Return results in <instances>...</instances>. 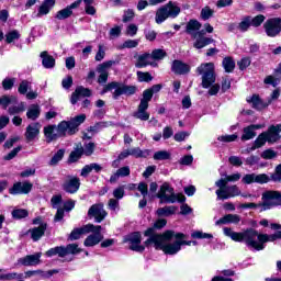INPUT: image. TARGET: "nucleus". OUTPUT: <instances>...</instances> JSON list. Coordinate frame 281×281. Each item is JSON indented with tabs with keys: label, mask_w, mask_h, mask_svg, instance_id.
<instances>
[{
	"label": "nucleus",
	"mask_w": 281,
	"mask_h": 281,
	"mask_svg": "<svg viewBox=\"0 0 281 281\" xmlns=\"http://www.w3.org/2000/svg\"><path fill=\"white\" fill-rule=\"evenodd\" d=\"M92 235L88 236L83 243L85 247H95L102 240V226L97 225L93 229H90Z\"/></svg>",
	"instance_id": "nucleus-13"
},
{
	"label": "nucleus",
	"mask_w": 281,
	"mask_h": 281,
	"mask_svg": "<svg viewBox=\"0 0 281 281\" xmlns=\"http://www.w3.org/2000/svg\"><path fill=\"white\" fill-rule=\"evenodd\" d=\"M124 243H128L130 249L132 251H138L139 254H142V251H144V249H146L142 245V234L139 232H135V233L127 235L124 238Z\"/></svg>",
	"instance_id": "nucleus-9"
},
{
	"label": "nucleus",
	"mask_w": 281,
	"mask_h": 281,
	"mask_svg": "<svg viewBox=\"0 0 281 281\" xmlns=\"http://www.w3.org/2000/svg\"><path fill=\"white\" fill-rule=\"evenodd\" d=\"M38 135H41L40 123H31L30 125H27L26 131L24 133V137L27 144L36 142V139H38Z\"/></svg>",
	"instance_id": "nucleus-16"
},
{
	"label": "nucleus",
	"mask_w": 281,
	"mask_h": 281,
	"mask_svg": "<svg viewBox=\"0 0 281 281\" xmlns=\"http://www.w3.org/2000/svg\"><path fill=\"white\" fill-rule=\"evenodd\" d=\"M63 157H65V149H58L49 160V166H58L63 161Z\"/></svg>",
	"instance_id": "nucleus-42"
},
{
	"label": "nucleus",
	"mask_w": 281,
	"mask_h": 281,
	"mask_svg": "<svg viewBox=\"0 0 281 281\" xmlns=\"http://www.w3.org/2000/svg\"><path fill=\"white\" fill-rule=\"evenodd\" d=\"M63 188L68 194H76V192L80 190V179L77 177H68L66 178Z\"/></svg>",
	"instance_id": "nucleus-17"
},
{
	"label": "nucleus",
	"mask_w": 281,
	"mask_h": 281,
	"mask_svg": "<svg viewBox=\"0 0 281 281\" xmlns=\"http://www.w3.org/2000/svg\"><path fill=\"white\" fill-rule=\"evenodd\" d=\"M41 252H36L34 255H27L18 259V267H36V265H41Z\"/></svg>",
	"instance_id": "nucleus-15"
},
{
	"label": "nucleus",
	"mask_w": 281,
	"mask_h": 281,
	"mask_svg": "<svg viewBox=\"0 0 281 281\" xmlns=\"http://www.w3.org/2000/svg\"><path fill=\"white\" fill-rule=\"evenodd\" d=\"M46 229H47V224H41L38 227H33L29 229V234L34 243H38V239L45 236Z\"/></svg>",
	"instance_id": "nucleus-26"
},
{
	"label": "nucleus",
	"mask_w": 281,
	"mask_h": 281,
	"mask_svg": "<svg viewBox=\"0 0 281 281\" xmlns=\"http://www.w3.org/2000/svg\"><path fill=\"white\" fill-rule=\"evenodd\" d=\"M259 240H260L261 245H265V243H276V240H278V237H277L276 233L271 234V235L260 234Z\"/></svg>",
	"instance_id": "nucleus-49"
},
{
	"label": "nucleus",
	"mask_w": 281,
	"mask_h": 281,
	"mask_svg": "<svg viewBox=\"0 0 281 281\" xmlns=\"http://www.w3.org/2000/svg\"><path fill=\"white\" fill-rule=\"evenodd\" d=\"M33 184L31 182H16L9 190L11 194H30L32 192Z\"/></svg>",
	"instance_id": "nucleus-19"
},
{
	"label": "nucleus",
	"mask_w": 281,
	"mask_h": 281,
	"mask_svg": "<svg viewBox=\"0 0 281 281\" xmlns=\"http://www.w3.org/2000/svg\"><path fill=\"white\" fill-rule=\"evenodd\" d=\"M150 155V150L145 149L142 150L139 147H134L130 149V156L136 157V159H146Z\"/></svg>",
	"instance_id": "nucleus-36"
},
{
	"label": "nucleus",
	"mask_w": 281,
	"mask_h": 281,
	"mask_svg": "<svg viewBox=\"0 0 281 281\" xmlns=\"http://www.w3.org/2000/svg\"><path fill=\"white\" fill-rule=\"evenodd\" d=\"M0 280L12 281V280H23V273L9 272L0 274Z\"/></svg>",
	"instance_id": "nucleus-45"
},
{
	"label": "nucleus",
	"mask_w": 281,
	"mask_h": 281,
	"mask_svg": "<svg viewBox=\"0 0 281 281\" xmlns=\"http://www.w3.org/2000/svg\"><path fill=\"white\" fill-rule=\"evenodd\" d=\"M138 82H150L153 80V76L149 72L137 71Z\"/></svg>",
	"instance_id": "nucleus-62"
},
{
	"label": "nucleus",
	"mask_w": 281,
	"mask_h": 281,
	"mask_svg": "<svg viewBox=\"0 0 281 281\" xmlns=\"http://www.w3.org/2000/svg\"><path fill=\"white\" fill-rule=\"evenodd\" d=\"M237 27L239 29V32H247V30H249V27H251V16H246L244 18L239 24L237 25Z\"/></svg>",
	"instance_id": "nucleus-47"
},
{
	"label": "nucleus",
	"mask_w": 281,
	"mask_h": 281,
	"mask_svg": "<svg viewBox=\"0 0 281 281\" xmlns=\"http://www.w3.org/2000/svg\"><path fill=\"white\" fill-rule=\"evenodd\" d=\"M215 194L220 201H225L227 199H234V196H240V189L236 186H227L222 190H216Z\"/></svg>",
	"instance_id": "nucleus-11"
},
{
	"label": "nucleus",
	"mask_w": 281,
	"mask_h": 281,
	"mask_svg": "<svg viewBox=\"0 0 281 281\" xmlns=\"http://www.w3.org/2000/svg\"><path fill=\"white\" fill-rule=\"evenodd\" d=\"M29 215L27 210L25 209H15L12 211V216L13 218L21 220V218H26Z\"/></svg>",
	"instance_id": "nucleus-54"
},
{
	"label": "nucleus",
	"mask_w": 281,
	"mask_h": 281,
	"mask_svg": "<svg viewBox=\"0 0 281 281\" xmlns=\"http://www.w3.org/2000/svg\"><path fill=\"white\" fill-rule=\"evenodd\" d=\"M222 65L226 71V74H232L236 67V63L232 57H225L222 61Z\"/></svg>",
	"instance_id": "nucleus-41"
},
{
	"label": "nucleus",
	"mask_w": 281,
	"mask_h": 281,
	"mask_svg": "<svg viewBox=\"0 0 281 281\" xmlns=\"http://www.w3.org/2000/svg\"><path fill=\"white\" fill-rule=\"evenodd\" d=\"M260 128H265L262 124H250L243 130L241 142H249V139H254L256 137V132L260 131Z\"/></svg>",
	"instance_id": "nucleus-18"
},
{
	"label": "nucleus",
	"mask_w": 281,
	"mask_h": 281,
	"mask_svg": "<svg viewBox=\"0 0 281 281\" xmlns=\"http://www.w3.org/2000/svg\"><path fill=\"white\" fill-rule=\"evenodd\" d=\"M148 65H150L151 67H157V63L154 61L149 53H144L143 55L138 56L136 63V67L138 69H142V67H148Z\"/></svg>",
	"instance_id": "nucleus-23"
},
{
	"label": "nucleus",
	"mask_w": 281,
	"mask_h": 281,
	"mask_svg": "<svg viewBox=\"0 0 281 281\" xmlns=\"http://www.w3.org/2000/svg\"><path fill=\"white\" fill-rule=\"evenodd\" d=\"M155 161H166L170 159V153L168 150H158L154 154Z\"/></svg>",
	"instance_id": "nucleus-48"
},
{
	"label": "nucleus",
	"mask_w": 281,
	"mask_h": 281,
	"mask_svg": "<svg viewBox=\"0 0 281 281\" xmlns=\"http://www.w3.org/2000/svg\"><path fill=\"white\" fill-rule=\"evenodd\" d=\"M180 12H181V8L177 5V2L169 1L166 5L157 10L156 23L161 24L169 16L171 19H176V16H179Z\"/></svg>",
	"instance_id": "nucleus-5"
},
{
	"label": "nucleus",
	"mask_w": 281,
	"mask_h": 281,
	"mask_svg": "<svg viewBox=\"0 0 281 281\" xmlns=\"http://www.w3.org/2000/svg\"><path fill=\"white\" fill-rule=\"evenodd\" d=\"M42 65L45 69H54L56 67V59L49 55L47 50L41 53Z\"/></svg>",
	"instance_id": "nucleus-30"
},
{
	"label": "nucleus",
	"mask_w": 281,
	"mask_h": 281,
	"mask_svg": "<svg viewBox=\"0 0 281 281\" xmlns=\"http://www.w3.org/2000/svg\"><path fill=\"white\" fill-rule=\"evenodd\" d=\"M196 71L202 76L203 89H210V87L216 82V77L214 76V63L201 64Z\"/></svg>",
	"instance_id": "nucleus-6"
},
{
	"label": "nucleus",
	"mask_w": 281,
	"mask_h": 281,
	"mask_svg": "<svg viewBox=\"0 0 281 281\" xmlns=\"http://www.w3.org/2000/svg\"><path fill=\"white\" fill-rule=\"evenodd\" d=\"M54 273H58V270H49L46 273H44L42 270H29L24 272L23 279L34 278V276H42L43 278H52Z\"/></svg>",
	"instance_id": "nucleus-32"
},
{
	"label": "nucleus",
	"mask_w": 281,
	"mask_h": 281,
	"mask_svg": "<svg viewBox=\"0 0 281 281\" xmlns=\"http://www.w3.org/2000/svg\"><path fill=\"white\" fill-rule=\"evenodd\" d=\"M201 30V24L196 20H190L187 24V34L194 36V32H199Z\"/></svg>",
	"instance_id": "nucleus-39"
},
{
	"label": "nucleus",
	"mask_w": 281,
	"mask_h": 281,
	"mask_svg": "<svg viewBox=\"0 0 281 281\" xmlns=\"http://www.w3.org/2000/svg\"><path fill=\"white\" fill-rule=\"evenodd\" d=\"M14 82H16V79L14 78H5L2 81V87L5 91H10V89H12V87H14Z\"/></svg>",
	"instance_id": "nucleus-63"
},
{
	"label": "nucleus",
	"mask_w": 281,
	"mask_h": 281,
	"mask_svg": "<svg viewBox=\"0 0 281 281\" xmlns=\"http://www.w3.org/2000/svg\"><path fill=\"white\" fill-rule=\"evenodd\" d=\"M19 38H21V34L16 30L10 31L5 34L7 43H14V41H19Z\"/></svg>",
	"instance_id": "nucleus-52"
},
{
	"label": "nucleus",
	"mask_w": 281,
	"mask_h": 281,
	"mask_svg": "<svg viewBox=\"0 0 281 281\" xmlns=\"http://www.w3.org/2000/svg\"><path fill=\"white\" fill-rule=\"evenodd\" d=\"M95 229V225L93 224H87L86 226L81 228H75L70 235L69 240H78L82 236V234H89V231Z\"/></svg>",
	"instance_id": "nucleus-24"
},
{
	"label": "nucleus",
	"mask_w": 281,
	"mask_h": 281,
	"mask_svg": "<svg viewBox=\"0 0 281 281\" xmlns=\"http://www.w3.org/2000/svg\"><path fill=\"white\" fill-rule=\"evenodd\" d=\"M12 102H16L15 97L4 95V97L0 98V105L3 106V109H8V106H10V104H12Z\"/></svg>",
	"instance_id": "nucleus-56"
},
{
	"label": "nucleus",
	"mask_w": 281,
	"mask_h": 281,
	"mask_svg": "<svg viewBox=\"0 0 281 281\" xmlns=\"http://www.w3.org/2000/svg\"><path fill=\"white\" fill-rule=\"evenodd\" d=\"M268 139H267V133H261L255 140L254 146H251L250 148L246 149V153H254V150L258 149V148H262V146H265V144H267Z\"/></svg>",
	"instance_id": "nucleus-34"
},
{
	"label": "nucleus",
	"mask_w": 281,
	"mask_h": 281,
	"mask_svg": "<svg viewBox=\"0 0 281 281\" xmlns=\"http://www.w3.org/2000/svg\"><path fill=\"white\" fill-rule=\"evenodd\" d=\"M157 198L160 199L161 203H184L186 195L182 193L175 194V189L170 186V183L165 182L160 187Z\"/></svg>",
	"instance_id": "nucleus-3"
},
{
	"label": "nucleus",
	"mask_w": 281,
	"mask_h": 281,
	"mask_svg": "<svg viewBox=\"0 0 281 281\" xmlns=\"http://www.w3.org/2000/svg\"><path fill=\"white\" fill-rule=\"evenodd\" d=\"M247 102H249L250 104H252L254 109H257L258 111L267 108V104H265L262 102V100H260V97L258 95H252L250 99H247Z\"/></svg>",
	"instance_id": "nucleus-40"
},
{
	"label": "nucleus",
	"mask_w": 281,
	"mask_h": 281,
	"mask_svg": "<svg viewBox=\"0 0 281 281\" xmlns=\"http://www.w3.org/2000/svg\"><path fill=\"white\" fill-rule=\"evenodd\" d=\"M54 5H56V0H45L37 10V19L47 15V13L52 11V8H54Z\"/></svg>",
	"instance_id": "nucleus-29"
},
{
	"label": "nucleus",
	"mask_w": 281,
	"mask_h": 281,
	"mask_svg": "<svg viewBox=\"0 0 281 281\" xmlns=\"http://www.w3.org/2000/svg\"><path fill=\"white\" fill-rule=\"evenodd\" d=\"M191 237L198 238L199 240H201V239L212 240V238H214V235H212L210 233H203L201 231H196L191 234Z\"/></svg>",
	"instance_id": "nucleus-51"
},
{
	"label": "nucleus",
	"mask_w": 281,
	"mask_h": 281,
	"mask_svg": "<svg viewBox=\"0 0 281 281\" xmlns=\"http://www.w3.org/2000/svg\"><path fill=\"white\" fill-rule=\"evenodd\" d=\"M261 199L262 203H259L261 205V212L281 205V193L278 191H266L262 193Z\"/></svg>",
	"instance_id": "nucleus-7"
},
{
	"label": "nucleus",
	"mask_w": 281,
	"mask_h": 281,
	"mask_svg": "<svg viewBox=\"0 0 281 281\" xmlns=\"http://www.w3.org/2000/svg\"><path fill=\"white\" fill-rule=\"evenodd\" d=\"M265 15L259 14L256 15L255 18H250V25H252V27H260V25H262V23H265Z\"/></svg>",
	"instance_id": "nucleus-60"
},
{
	"label": "nucleus",
	"mask_w": 281,
	"mask_h": 281,
	"mask_svg": "<svg viewBox=\"0 0 281 281\" xmlns=\"http://www.w3.org/2000/svg\"><path fill=\"white\" fill-rule=\"evenodd\" d=\"M153 60H164L166 58L167 54L164 49H154L150 54Z\"/></svg>",
	"instance_id": "nucleus-53"
},
{
	"label": "nucleus",
	"mask_w": 281,
	"mask_h": 281,
	"mask_svg": "<svg viewBox=\"0 0 281 281\" xmlns=\"http://www.w3.org/2000/svg\"><path fill=\"white\" fill-rule=\"evenodd\" d=\"M133 117H136V120H140L142 122H148V120H150V113H148V105L139 103L137 111L133 114Z\"/></svg>",
	"instance_id": "nucleus-27"
},
{
	"label": "nucleus",
	"mask_w": 281,
	"mask_h": 281,
	"mask_svg": "<svg viewBox=\"0 0 281 281\" xmlns=\"http://www.w3.org/2000/svg\"><path fill=\"white\" fill-rule=\"evenodd\" d=\"M145 236L148 237L145 241L146 247H154V249L162 251L166 256H177L183 245L188 247L192 245V240H186L183 233H177L175 231L155 234V228H148L145 231Z\"/></svg>",
	"instance_id": "nucleus-1"
},
{
	"label": "nucleus",
	"mask_w": 281,
	"mask_h": 281,
	"mask_svg": "<svg viewBox=\"0 0 281 281\" xmlns=\"http://www.w3.org/2000/svg\"><path fill=\"white\" fill-rule=\"evenodd\" d=\"M212 16H214V10L210 7H205L201 10V19L203 21H207L209 19H212Z\"/></svg>",
	"instance_id": "nucleus-57"
},
{
	"label": "nucleus",
	"mask_w": 281,
	"mask_h": 281,
	"mask_svg": "<svg viewBox=\"0 0 281 281\" xmlns=\"http://www.w3.org/2000/svg\"><path fill=\"white\" fill-rule=\"evenodd\" d=\"M80 251H82V249H80L77 244H69L66 247L63 246V258L69 255L76 256V254H80Z\"/></svg>",
	"instance_id": "nucleus-38"
},
{
	"label": "nucleus",
	"mask_w": 281,
	"mask_h": 281,
	"mask_svg": "<svg viewBox=\"0 0 281 281\" xmlns=\"http://www.w3.org/2000/svg\"><path fill=\"white\" fill-rule=\"evenodd\" d=\"M40 115L41 108L38 105H31V108L26 112V117H29V120H37Z\"/></svg>",
	"instance_id": "nucleus-44"
},
{
	"label": "nucleus",
	"mask_w": 281,
	"mask_h": 281,
	"mask_svg": "<svg viewBox=\"0 0 281 281\" xmlns=\"http://www.w3.org/2000/svg\"><path fill=\"white\" fill-rule=\"evenodd\" d=\"M239 69L243 71L245 69H247V67H249V65H251V58L249 57H243L238 63H237Z\"/></svg>",
	"instance_id": "nucleus-64"
},
{
	"label": "nucleus",
	"mask_w": 281,
	"mask_h": 281,
	"mask_svg": "<svg viewBox=\"0 0 281 281\" xmlns=\"http://www.w3.org/2000/svg\"><path fill=\"white\" fill-rule=\"evenodd\" d=\"M23 111H25V104L20 103L18 105L10 106L8 113L9 115H19V113H23Z\"/></svg>",
	"instance_id": "nucleus-50"
},
{
	"label": "nucleus",
	"mask_w": 281,
	"mask_h": 281,
	"mask_svg": "<svg viewBox=\"0 0 281 281\" xmlns=\"http://www.w3.org/2000/svg\"><path fill=\"white\" fill-rule=\"evenodd\" d=\"M85 120H87V115L79 114L68 121V123L70 124V135H75L76 131H78V126H80V124H83Z\"/></svg>",
	"instance_id": "nucleus-31"
},
{
	"label": "nucleus",
	"mask_w": 281,
	"mask_h": 281,
	"mask_svg": "<svg viewBox=\"0 0 281 281\" xmlns=\"http://www.w3.org/2000/svg\"><path fill=\"white\" fill-rule=\"evenodd\" d=\"M267 135V139L269 144H273L278 142L280 138V133H281V124L279 125H271L268 130V132H265Z\"/></svg>",
	"instance_id": "nucleus-25"
},
{
	"label": "nucleus",
	"mask_w": 281,
	"mask_h": 281,
	"mask_svg": "<svg viewBox=\"0 0 281 281\" xmlns=\"http://www.w3.org/2000/svg\"><path fill=\"white\" fill-rule=\"evenodd\" d=\"M153 100V93L149 89L144 90L143 98L140 99L139 104H144L145 106H148V102Z\"/></svg>",
	"instance_id": "nucleus-59"
},
{
	"label": "nucleus",
	"mask_w": 281,
	"mask_h": 281,
	"mask_svg": "<svg viewBox=\"0 0 281 281\" xmlns=\"http://www.w3.org/2000/svg\"><path fill=\"white\" fill-rule=\"evenodd\" d=\"M131 175V168L128 166L121 167L110 177V183H115L121 177H128Z\"/></svg>",
	"instance_id": "nucleus-33"
},
{
	"label": "nucleus",
	"mask_w": 281,
	"mask_h": 281,
	"mask_svg": "<svg viewBox=\"0 0 281 281\" xmlns=\"http://www.w3.org/2000/svg\"><path fill=\"white\" fill-rule=\"evenodd\" d=\"M171 71L178 76H186V74H190V65L176 59L171 64Z\"/></svg>",
	"instance_id": "nucleus-20"
},
{
	"label": "nucleus",
	"mask_w": 281,
	"mask_h": 281,
	"mask_svg": "<svg viewBox=\"0 0 281 281\" xmlns=\"http://www.w3.org/2000/svg\"><path fill=\"white\" fill-rule=\"evenodd\" d=\"M44 135L46 137V142L48 144H52V142H56L60 137V134L58 133V128L56 125H47L44 127Z\"/></svg>",
	"instance_id": "nucleus-22"
},
{
	"label": "nucleus",
	"mask_w": 281,
	"mask_h": 281,
	"mask_svg": "<svg viewBox=\"0 0 281 281\" xmlns=\"http://www.w3.org/2000/svg\"><path fill=\"white\" fill-rule=\"evenodd\" d=\"M278 157V151L273 149H266L261 153L262 159H276Z\"/></svg>",
	"instance_id": "nucleus-61"
},
{
	"label": "nucleus",
	"mask_w": 281,
	"mask_h": 281,
	"mask_svg": "<svg viewBox=\"0 0 281 281\" xmlns=\"http://www.w3.org/2000/svg\"><path fill=\"white\" fill-rule=\"evenodd\" d=\"M241 181L243 183L249 186L251 183H269L271 179L269 178V176H267V173H247L243 177Z\"/></svg>",
	"instance_id": "nucleus-14"
},
{
	"label": "nucleus",
	"mask_w": 281,
	"mask_h": 281,
	"mask_svg": "<svg viewBox=\"0 0 281 281\" xmlns=\"http://www.w3.org/2000/svg\"><path fill=\"white\" fill-rule=\"evenodd\" d=\"M224 235L233 239L235 243H245L250 249L262 251L265 245L260 241V234L254 228H248L241 233H236L229 227L223 228Z\"/></svg>",
	"instance_id": "nucleus-2"
},
{
	"label": "nucleus",
	"mask_w": 281,
	"mask_h": 281,
	"mask_svg": "<svg viewBox=\"0 0 281 281\" xmlns=\"http://www.w3.org/2000/svg\"><path fill=\"white\" fill-rule=\"evenodd\" d=\"M57 132L59 133V137H65V135L71 134V125L69 121H61L58 125H56Z\"/></svg>",
	"instance_id": "nucleus-35"
},
{
	"label": "nucleus",
	"mask_w": 281,
	"mask_h": 281,
	"mask_svg": "<svg viewBox=\"0 0 281 281\" xmlns=\"http://www.w3.org/2000/svg\"><path fill=\"white\" fill-rule=\"evenodd\" d=\"M90 95H91L90 89L79 86L76 88L75 92L72 93L70 102L71 104H77L80 98H90Z\"/></svg>",
	"instance_id": "nucleus-21"
},
{
	"label": "nucleus",
	"mask_w": 281,
	"mask_h": 281,
	"mask_svg": "<svg viewBox=\"0 0 281 281\" xmlns=\"http://www.w3.org/2000/svg\"><path fill=\"white\" fill-rule=\"evenodd\" d=\"M240 223V216L236 214H226L222 218L215 222V225H238Z\"/></svg>",
	"instance_id": "nucleus-28"
},
{
	"label": "nucleus",
	"mask_w": 281,
	"mask_h": 281,
	"mask_svg": "<svg viewBox=\"0 0 281 281\" xmlns=\"http://www.w3.org/2000/svg\"><path fill=\"white\" fill-rule=\"evenodd\" d=\"M267 36L271 38L278 36L281 32V19L280 18H271L266 21L263 24Z\"/></svg>",
	"instance_id": "nucleus-8"
},
{
	"label": "nucleus",
	"mask_w": 281,
	"mask_h": 281,
	"mask_svg": "<svg viewBox=\"0 0 281 281\" xmlns=\"http://www.w3.org/2000/svg\"><path fill=\"white\" fill-rule=\"evenodd\" d=\"M23 147L18 146L15 148H13L10 153H8L4 157L3 160L4 161H12V159H14V157H16L20 153V150H22Z\"/></svg>",
	"instance_id": "nucleus-58"
},
{
	"label": "nucleus",
	"mask_w": 281,
	"mask_h": 281,
	"mask_svg": "<svg viewBox=\"0 0 281 281\" xmlns=\"http://www.w3.org/2000/svg\"><path fill=\"white\" fill-rule=\"evenodd\" d=\"M177 212L176 206H165L157 210L158 216H172Z\"/></svg>",
	"instance_id": "nucleus-43"
},
{
	"label": "nucleus",
	"mask_w": 281,
	"mask_h": 281,
	"mask_svg": "<svg viewBox=\"0 0 281 281\" xmlns=\"http://www.w3.org/2000/svg\"><path fill=\"white\" fill-rule=\"evenodd\" d=\"M46 256L48 258H52V256H59V258H63V246L50 248L49 250L46 251Z\"/></svg>",
	"instance_id": "nucleus-55"
},
{
	"label": "nucleus",
	"mask_w": 281,
	"mask_h": 281,
	"mask_svg": "<svg viewBox=\"0 0 281 281\" xmlns=\"http://www.w3.org/2000/svg\"><path fill=\"white\" fill-rule=\"evenodd\" d=\"M115 65V60H108L97 66V72L99 74L97 82L99 85H106L109 81V69Z\"/></svg>",
	"instance_id": "nucleus-10"
},
{
	"label": "nucleus",
	"mask_w": 281,
	"mask_h": 281,
	"mask_svg": "<svg viewBox=\"0 0 281 281\" xmlns=\"http://www.w3.org/2000/svg\"><path fill=\"white\" fill-rule=\"evenodd\" d=\"M196 38L193 47H195V49H203V47H207V45H212V43H214V40H212L211 37H194Z\"/></svg>",
	"instance_id": "nucleus-37"
},
{
	"label": "nucleus",
	"mask_w": 281,
	"mask_h": 281,
	"mask_svg": "<svg viewBox=\"0 0 281 281\" xmlns=\"http://www.w3.org/2000/svg\"><path fill=\"white\" fill-rule=\"evenodd\" d=\"M113 89H114V92H113L114 100H117L120 95H134V93L137 91V88L135 86H126L124 83L112 81L105 85L101 93L102 95H104V93H109V91H113Z\"/></svg>",
	"instance_id": "nucleus-4"
},
{
	"label": "nucleus",
	"mask_w": 281,
	"mask_h": 281,
	"mask_svg": "<svg viewBox=\"0 0 281 281\" xmlns=\"http://www.w3.org/2000/svg\"><path fill=\"white\" fill-rule=\"evenodd\" d=\"M74 14V11H70L69 7H66L65 9L57 12L55 19H58V21H65V19H69Z\"/></svg>",
	"instance_id": "nucleus-46"
},
{
	"label": "nucleus",
	"mask_w": 281,
	"mask_h": 281,
	"mask_svg": "<svg viewBox=\"0 0 281 281\" xmlns=\"http://www.w3.org/2000/svg\"><path fill=\"white\" fill-rule=\"evenodd\" d=\"M88 216L94 218L95 223H102L103 218H106L104 204H93L88 211Z\"/></svg>",
	"instance_id": "nucleus-12"
}]
</instances>
